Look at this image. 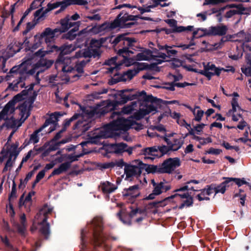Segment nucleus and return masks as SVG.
<instances>
[{"label": "nucleus", "instance_id": "nucleus-1", "mask_svg": "<svg viewBox=\"0 0 251 251\" xmlns=\"http://www.w3.org/2000/svg\"><path fill=\"white\" fill-rule=\"evenodd\" d=\"M130 91V90L128 89L121 91L120 102L125 103L128 100H137L132 101L130 104L125 106L122 108L121 113L129 114L139 108V110L134 113V117H130L125 118L122 117L121 114L119 115L116 112H113L112 117L115 118L117 116V119L102 127L96 129L89 141L80 143L81 147L84 148V146L88 144H99L100 139L113 137L118 135L122 131H127L130 128L136 130L143 128L144 126L140 123L137 122L135 120H139L150 113L152 114L156 113L157 109V104L161 100H157L151 95H147L145 91L136 92L133 94H125Z\"/></svg>", "mask_w": 251, "mask_h": 251}, {"label": "nucleus", "instance_id": "nucleus-2", "mask_svg": "<svg viewBox=\"0 0 251 251\" xmlns=\"http://www.w3.org/2000/svg\"><path fill=\"white\" fill-rule=\"evenodd\" d=\"M31 59H27L20 65L14 66L10 70L7 75V80H11L13 78H16V80H13L12 82L9 84L8 87L9 89L17 91L19 88L24 87L25 84L24 80L28 74L33 75L40 66H46L47 65L46 60L40 59L39 62L35 64L32 69H29Z\"/></svg>", "mask_w": 251, "mask_h": 251}, {"label": "nucleus", "instance_id": "nucleus-3", "mask_svg": "<svg viewBox=\"0 0 251 251\" xmlns=\"http://www.w3.org/2000/svg\"><path fill=\"white\" fill-rule=\"evenodd\" d=\"M50 50H45L40 49L34 54V57H43L46 54L53 51H60V54L58 59L55 62V66L56 68H61L63 72H71L73 68L70 65L71 63V58L67 57H63L64 55L68 54L75 50L76 48L75 45H64L60 48L52 44L48 45Z\"/></svg>", "mask_w": 251, "mask_h": 251}, {"label": "nucleus", "instance_id": "nucleus-4", "mask_svg": "<svg viewBox=\"0 0 251 251\" xmlns=\"http://www.w3.org/2000/svg\"><path fill=\"white\" fill-rule=\"evenodd\" d=\"M133 52L131 50H128L126 48H123L118 50V54L119 57H122V59L119 58L118 62H117L118 57L117 56L112 57L111 58L105 61V65L108 66L107 68V73H112L117 72L121 68V66L128 67L133 65L134 63V60L129 58L131 54Z\"/></svg>", "mask_w": 251, "mask_h": 251}, {"label": "nucleus", "instance_id": "nucleus-5", "mask_svg": "<svg viewBox=\"0 0 251 251\" xmlns=\"http://www.w3.org/2000/svg\"><path fill=\"white\" fill-rule=\"evenodd\" d=\"M52 210L53 208L48 204H45L43 206L35 217L33 226L31 228L32 231L37 228L36 224H37L40 226V231L46 237H47L48 235L50 234L49 224L47 222L48 215L51 213Z\"/></svg>", "mask_w": 251, "mask_h": 251}, {"label": "nucleus", "instance_id": "nucleus-6", "mask_svg": "<svg viewBox=\"0 0 251 251\" xmlns=\"http://www.w3.org/2000/svg\"><path fill=\"white\" fill-rule=\"evenodd\" d=\"M22 99V95L18 94L16 95L12 100L9 101L4 106L0 113V120H7V126L11 128L15 127L17 126L18 121L13 117L15 111V103Z\"/></svg>", "mask_w": 251, "mask_h": 251}, {"label": "nucleus", "instance_id": "nucleus-7", "mask_svg": "<svg viewBox=\"0 0 251 251\" xmlns=\"http://www.w3.org/2000/svg\"><path fill=\"white\" fill-rule=\"evenodd\" d=\"M167 55L165 53L159 51L157 49H155L151 51L149 50L145 49L141 50V52L138 53L135 56V58H132L134 60V63L133 65H136L135 60H152L153 64L155 65L160 64L162 62L165 61Z\"/></svg>", "mask_w": 251, "mask_h": 251}, {"label": "nucleus", "instance_id": "nucleus-8", "mask_svg": "<svg viewBox=\"0 0 251 251\" xmlns=\"http://www.w3.org/2000/svg\"><path fill=\"white\" fill-rule=\"evenodd\" d=\"M18 145L12 144L11 146H5L0 152V162H3L6 158L8 160L6 162L3 172L10 170L18 155L17 151Z\"/></svg>", "mask_w": 251, "mask_h": 251}, {"label": "nucleus", "instance_id": "nucleus-9", "mask_svg": "<svg viewBox=\"0 0 251 251\" xmlns=\"http://www.w3.org/2000/svg\"><path fill=\"white\" fill-rule=\"evenodd\" d=\"M58 29L52 30L51 28L48 27L45 29L44 31L41 34H37L35 35L32 40V44L30 48L31 51H33L38 48H39L42 43V40L43 38H45V41L48 45H52L51 42L53 41L55 35V32ZM50 50V48L48 47L47 50Z\"/></svg>", "mask_w": 251, "mask_h": 251}, {"label": "nucleus", "instance_id": "nucleus-10", "mask_svg": "<svg viewBox=\"0 0 251 251\" xmlns=\"http://www.w3.org/2000/svg\"><path fill=\"white\" fill-rule=\"evenodd\" d=\"M139 18L138 16L129 15L126 12L122 11L112 22H110L112 28L117 27L129 28L134 25L133 22H127L130 21H136Z\"/></svg>", "mask_w": 251, "mask_h": 251}, {"label": "nucleus", "instance_id": "nucleus-11", "mask_svg": "<svg viewBox=\"0 0 251 251\" xmlns=\"http://www.w3.org/2000/svg\"><path fill=\"white\" fill-rule=\"evenodd\" d=\"M102 42L98 40L92 39L90 43V47L80 50L75 52V56L72 58H90L92 56L96 57L99 55V49L100 47Z\"/></svg>", "mask_w": 251, "mask_h": 251}, {"label": "nucleus", "instance_id": "nucleus-12", "mask_svg": "<svg viewBox=\"0 0 251 251\" xmlns=\"http://www.w3.org/2000/svg\"><path fill=\"white\" fill-rule=\"evenodd\" d=\"M146 169V164L139 160L133 161L131 163L126 164L124 168V174L126 179H130L133 177L140 175L144 170Z\"/></svg>", "mask_w": 251, "mask_h": 251}, {"label": "nucleus", "instance_id": "nucleus-13", "mask_svg": "<svg viewBox=\"0 0 251 251\" xmlns=\"http://www.w3.org/2000/svg\"><path fill=\"white\" fill-rule=\"evenodd\" d=\"M22 48V45L21 42L14 41L7 46L6 50H1L0 51V66L4 68L7 60L19 52Z\"/></svg>", "mask_w": 251, "mask_h": 251}, {"label": "nucleus", "instance_id": "nucleus-14", "mask_svg": "<svg viewBox=\"0 0 251 251\" xmlns=\"http://www.w3.org/2000/svg\"><path fill=\"white\" fill-rule=\"evenodd\" d=\"M82 110V112L81 115L79 114V120L75 124V128L79 129L82 132H85L88 130L90 127V123L89 120H84L81 121V119L85 117L87 119L92 117L95 115V112L94 110L90 107H86Z\"/></svg>", "mask_w": 251, "mask_h": 251}, {"label": "nucleus", "instance_id": "nucleus-15", "mask_svg": "<svg viewBox=\"0 0 251 251\" xmlns=\"http://www.w3.org/2000/svg\"><path fill=\"white\" fill-rule=\"evenodd\" d=\"M136 68L133 69L128 70L122 74H116L112 78L114 83H116L120 81H126L131 80L140 71L144 69L146 67L144 63H137Z\"/></svg>", "mask_w": 251, "mask_h": 251}, {"label": "nucleus", "instance_id": "nucleus-16", "mask_svg": "<svg viewBox=\"0 0 251 251\" xmlns=\"http://www.w3.org/2000/svg\"><path fill=\"white\" fill-rule=\"evenodd\" d=\"M188 185H185L175 190L176 194L168 197V199L177 198L178 199H185L183 202L179 206V209H182L185 206H189L193 204V199L189 194Z\"/></svg>", "mask_w": 251, "mask_h": 251}, {"label": "nucleus", "instance_id": "nucleus-17", "mask_svg": "<svg viewBox=\"0 0 251 251\" xmlns=\"http://www.w3.org/2000/svg\"><path fill=\"white\" fill-rule=\"evenodd\" d=\"M89 226L92 228L93 231L94 244L97 246H100L104 240L103 234L100 233L102 226L101 218L100 217H95L91 223L89 225Z\"/></svg>", "mask_w": 251, "mask_h": 251}, {"label": "nucleus", "instance_id": "nucleus-18", "mask_svg": "<svg viewBox=\"0 0 251 251\" xmlns=\"http://www.w3.org/2000/svg\"><path fill=\"white\" fill-rule=\"evenodd\" d=\"M151 182L153 186V190L151 193L144 199L145 200H153L156 196L167 192L171 188L170 184L164 180L156 182L154 179H151Z\"/></svg>", "mask_w": 251, "mask_h": 251}, {"label": "nucleus", "instance_id": "nucleus-19", "mask_svg": "<svg viewBox=\"0 0 251 251\" xmlns=\"http://www.w3.org/2000/svg\"><path fill=\"white\" fill-rule=\"evenodd\" d=\"M180 160L178 157L170 158L165 160L159 169L161 173H172L176 168L180 166Z\"/></svg>", "mask_w": 251, "mask_h": 251}, {"label": "nucleus", "instance_id": "nucleus-20", "mask_svg": "<svg viewBox=\"0 0 251 251\" xmlns=\"http://www.w3.org/2000/svg\"><path fill=\"white\" fill-rule=\"evenodd\" d=\"M203 70L193 69V71L205 76L209 80L214 75H219L221 70H224V69H219L216 68L214 64L211 63L206 64L203 63Z\"/></svg>", "mask_w": 251, "mask_h": 251}, {"label": "nucleus", "instance_id": "nucleus-21", "mask_svg": "<svg viewBox=\"0 0 251 251\" xmlns=\"http://www.w3.org/2000/svg\"><path fill=\"white\" fill-rule=\"evenodd\" d=\"M112 29V28L110 23L105 22L100 25H95L89 30L87 29L82 30L80 32L79 35L86 34L88 32L94 34H100L101 35L103 34L106 32L110 31Z\"/></svg>", "mask_w": 251, "mask_h": 251}, {"label": "nucleus", "instance_id": "nucleus-22", "mask_svg": "<svg viewBox=\"0 0 251 251\" xmlns=\"http://www.w3.org/2000/svg\"><path fill=\"white\" fill-rule=\"evenodd\" d=\"M244 49H247L251 51V39L248 38V39L244 42L243 44ZM247 63L250 65L249 67H242L241 68L242 72L244 74L248 76H251V57L248 55L247 57ZM249 87L251 89V78L249 79Z\"/></svg>", "mask_w": 251, "mask_h": 251}, {"label": "nucleus", "instance_id": "nucleus-23", "mask_svg": "<svg viewBox=\"0 0 251 251\" xmlns=\"http://www.w3.org/2000/svg\"><path fill=\"white\" fill-rule=\"evenodd\" d=\"M121 42L125 46L124 48L129 50V48L133 49V44L136 42V40L134 38L127 37L126 34H123L117 36L113 41L115 45Z\"/></svg>", "mask_w": 251, "mask_h": 251}, {"label": "nucleus", "instance_id": "nucleus-24", "mask_svg": "<svg viewBox=\"0 0 251 251\" xmlns=\"http://www.w3.org/2000/svg\"><path fill=\"white\" fill-rule=\"evenodd\" d=\"M109 148L111 152L117 154L127 152L130 155L132 153V148H127L126 144L123 143L111 144Z\"/></svg>", "mask_w": 251, "mask_h": 251}, {"label": "nucleus", "instance_id": "nucleus-25", "mask_svg": "<svg viewBox=\"0 0 251 251\" xmlns=\"http://www.w3.org/2000/svg\"><path fill=\"white\" fill-rule=\"evenodd\" d=\"M229 8H234L231 9L226 14V17L229 18L236 14H247L249 10L247 8L244 7L242 4L236 5L235 4H229L228 5Z\"/></svg>", "mask_w": 251, "mask_h": 251}, {"label": "nucleus", "instance_id": "nucleus-26", "mask_svg": "<svg viewBox=\"0 0 251 251\" xmlns=\"http://www.w3.org/2000/svg\"><path fill=\"white\" fill-rule=\"evenodd\" d=\"M165 141L169 146L171 151H176L181 148L183 141L180 138L169 136L165 138Z\"/></svg>", "mask_w": 251, "mask_h": 251}, {"label": "nucleus", "instance_id": "nucleus-27", "mask_svg": "<svg viewBox=\"0 0 251 251\" xmlns=\"http://www.w3.org/2000/svg\"><path fill=\"white\" fill-rule=\"evenodd\" d=\"M32 105L30 101H25L19 106L20 121L23 123L29 116V111Z\"/></svg>", "mask_w": 251, "mask_h": 251}, {"label": "nucleus", "instance_id": "nucleus-28", "mask_svg": "<svg viewBox=\"0 0 251 251\" xmlns=\"http://www.w3.org/2000/svg\"><path fill=\"white\" fill-rule=\"evenodd\" d=\"M141 153L145 156V159L152 160L158 156V149L157 146L148 147L142 149Z\"/></svg>", "mask_w": 251, "mask_h": 251}, {"label": "nucleus", "instance_id": "nucleus-29", "mask_svg": "<svg viewBox=\"0 0 251 251\" xmlns=\"http://www.w3.org/2000/svg\"><path fill=\"white\" fill-rule=\"evenodd\" d=\"M123 195L126 197L135 198L140 195L139 187L138 185H135L125 189L123 192Z\"/></svg>", "mask_w": 251, "mask_h": 251}, {"label": "nucleus", "instance_id": "nucleus-30", "mask_svg": "<svg viewBox=\"0 0 251 251\" xmlns=\"http://www.w3.org/2000/svg\"><path fill=\"white\" fill-rule=\"evenodd\" d=\"M60 23L61 25V27L60 28L55 29H58L55 33L57 32H64L77 23L75 22H71L70 21L69 16H67L64 19L61 20Z\"/></svg>", "mask_w": 251, "mask_h": 251}, {"label": "nucleus", "instance_id": "nucleus-31", "mask_svg": "<svg viewBox=\"0 0 251 251\" xmlns=\"http://www.w3.org/2000/svg\"><path fill=\"white\" fill-rule=\"evenodd\" d=\"M67 6H68L67 0H63L61 1H57L53 3H49L46 9L47 11L49 12L54 9L60 7V9L56 12V13H59L64 10Z\"/></svg>", "mask_w": 251, "mask_h": 251}, {"label": "nucleus", "instance_id": "nucleus-32", "mask_svg": "<svg viewBox=\"0 0 251 251\" xmlns=\"http://www.w3.org/2000/svg\"><path fill=\"white\" fill-rule=\"evenodd\" d=\"M99 188L104 194H108L114 192L117 189V186L106 181L101 182Z\"/></svg>", "mask_w": 251, "mask_h": 251}, {"label": "nucleus", "instance_id": "nucleus-33", "mask_svg": "<svg viewBox=\"0 0 251 251\" xmlns=\"http://www.w3.org/2000/svg\"><path fill=\"white\" fill-rule=\"evenodd\" d=\"M227 27L224 25L216 26H212L209 28V33L213 35L222 36L225 35L227 32Z\"/></svg>", "mask_w": 251, "mask_h": 251}, {"label": "nucleus", "instance_id": "nucleus-34", "mask_svg": "<svg viewBox=\"0 0 251 251\" xmlns=\"http://www.w3.org/2000/svg\"><path fill=\"white\" fill-rule=\"evenodd\" d=\"M223 179H225L224 181L214 188H213L214 193H215V194L217 193H221L222 194H224L226 188L230 186L229 181L228 180V177H223Z\"/></svg>", "mask_w": 251, "mask_h": 251}, {"label": "nucleus", "instance_id": "nucleus-35", "mask_svg": "<svg viewBox=\"0 0 251 251\" xmlns=\"http://www.w3.org/2000/svg\"><path fill=\"white\" fill-rule=\"evenodd\" d=\"M19 232L21 234L24 233L27 226L26 217L25 214H22L20 216L19 223L15 224Z\"/></svg>", "mask_w": 251, "mask_h": 251}, {"label": "nucleus", "instance_id": "nucleus-36", "mask_svg": "<svg viewBox=\"0 0 251 251\" xmlns=\"http://www.w3.org/2000/svg\"><path fill=\"white\" fill-rule=\"evenodd\" d=\"M214 193L213 188L209 187L201 190L200 194H198L196 198L199 201L209 200L208 196Z\"/></svg>", "mask_w": 251, "mask_h": 251}, {"label": "nucleus", "instance_id": "nucleus-37", "mask_svg": "<svg viewBox=\"0 0 251 251\" xmlns=\"http://www.w3.org/2000/svg\"><path fill=\"white\" fill-rule=\"evenodd\" d=\"M58 113H54L51 114L50 115L49 118L46 120L44 124L42 126V128H44L46 127H47L48 126H49V125L52 124L53 125V127L51 128V129H50L49 131V132H52V131H53L54 130V125L56 124V123L57 122V121L58 120Z\"/></svg>", "mask_w": 251, "mask_h": 251}, {"label": "nucleus", "instance_id": "nucleus-38", "mask_svg": "<svg viewBox=\"0 0 251 251\" xmlns=\"http://www.w3.org/2000/svg\"><path fill=\"white\" fill-rule=\"evenodd\" d=\"M71 163L69 162H66L62 163L57 168L55 169L51 173V176L58 175L64 172H66L68 169L70 167Z\"/></svg>", "mask_w": 251, "mask_h": 251}, {"label": "nucleus", "instance_id": "nucleus-39", "mask_svg": "<svg viewBox=\"0 0 251 251\" xmlns=\"http://www.w3.org/2000/svg\"><path fill=\"white\" fill-rule=\"evenodd\" d=\"M48 12L46 9L44 10L43 8L37 10L34 13V21L35 24H36L44 20Z\"/></svg>", "mask_w": 251, "mask_h": 251}, {"label": "nucleus", "instance_id": "nucleus-40", "mask_svg": "<svg viewBox=\"0 0 251 251\" xmlns=\"http://www.w3.org/2000/svg\"><path fill=\"white\" fill-rule=\"evenodd\" d=\"M157 47L159 50H166V53H165V54L167 55L166 58H167L168 57L175 56L177 52V51L176 50H172V49L174 47V45L169 46L167 45L162 46L160 44H158Z\"/></svg>", "mask_w": 251, "mask_h": 251}, {"label": "nucleus", "instance_id": "nucleus-41", "mask_svg": "<svg viewBox=\"0 0 251 251\" xmlns=\"http://www.w3.org/2000/svg\"><path fill=\"white\" fill-rule=\"evenodd\" d=\"M35 194L34 192H30L24 199V195H22L20 200V205H25V206H29L31 204V198Z\"/></svg>", "mask_w": 251, "mask_h": 251}, {"label": "nucleus", "instance_id": "nucleus-42", "mask_svg": "<svg viewBox=\"0 0 251 251\" xmlns=\"http://www.w3.org/2000/svg\"><path fill=\"white\" fill-rule=\"evenodd\" d=\"M135 211H132L128 216V219L127 220L125 219V217L126 216V212L124 209H122L119 212L117 213V215L125 224L129 225L131 223V221L130 218H131L133 215L135 213Z\"/></svg>", "mask_w": 251, "mask_h": 251}, {"label": "nucleus", "instance_id": "nucleus-43", "mask_svg": "<svg viewBox=\"0 0 251 251\" xmlns=\"http://www.w3.org/2000/svg\"><path fill=\"white\" fill-rule=\"evenodd\" d=\"M193 111L194 120L197 122H200L203 116L204 111L199 106H195Z\"/></svg>", "mask_w": 251, "mask_h": 251}, {"label": "nucleus", "instance_id": "nucleus-44", "mask_svg": "<svg viewBox=\"0 0 251 251\" xmlns=\"http://www.w3.org/2000/svg\"><path fill=\"white\" fill-rule=\"evenodd\" d=\"M228 180L229 181L230 186H231L233 183H235L238 186H241L243 184H248L249 186L250 184L247 182L244 178H233V177H228Z\"/></svg>", "mask_w": 251, "mask_h": 251}, {"label": "nucleus", "instance_id": "nucleus-45", "mask_svg": "<svg viewBox=\"0 0 251 251\" xmlns=\"http://www.w3.org/2000/svg\"><path fill=\"white\" fill-rule=\"evenodd\" d=\"M89 61L88 60H82L80 62L77 63L75 66V69L73 68V70H72L71 72H66V73H71L72 71H76L78 74H82L83 72V67L86 65V64ZM65 73V72H63Z\"/></svg>", "mask_w": 251, "mask_h": 251}, {"label": "nucleus", "instance_id": "nucleus-46", "mask_svg": "<svg viewBox=\"0 0 251 251\" xmlns=\"http://www.w3.org/2000/svg\"><path fill=\"white\" fill-rule=\"evenodd\" d=\"M62 151H58L55 154L52 156L53 157V160H52L53 162H55V165L57 163H60L63 162L65 158L66 157V154H63L61 153Z\"/></svg>", "mask_w": 251, "mask_h": 251}, {"label": "nucleus", "instance_id": "nucleus-47", "mask_svg": "<svg viewBox=\"0 0 251 251\" xmlns=\"http://www.w3.org/2000/svg\"><path fill=\"white\" fill-rule=\"evenodd\" d=\"M44 128L42 126L39 129L35 130L32 134H31L29 139V142L30 143L36 144L39 142V137L38 133L40 132Z\"/></svg>", "mask_w": 251, "mask_h": 251}, {"label": "nucleus", "instance_id": "nucleus-48", "mask_svg": "<svg viewBox=\"0 0 251 251\" xmlns=\"http://www.w3.org/2000/svg\"><path fill=\"white\" fill-rule=\"evenodd\" d=\"M78 25L76 27L72 29L68 33L65 34V38L70 40H74L77 35V31L78 30Z\"/></svg>", "mask_w": 251, "mask_h": 251}, {"label": "nucleus", "instance_id": "nucleus-49", "mask_svg": "<svg viewBox=\"0 0 251 251\" xmlns=\"http://www.w3.org/2000/svg\"><path fill=\"white\" fill-rule=\"evenodd\" d=\"M40 2V4L43 2L41 0H35L31 4L30 7L28 8L24 13V18H25L27 15L30 12V11L37 8L38 3Z\"/></svg>", "mask_w": 251, "mask_h": 251}, {"label": "nucleus", "instance_id": "nucleus-50", "mask_svg": "<svg viewBox=\"0 0 251 251\" xmlns=\"http://www.w3.org/2000/svg\"><path fill=\"white\" fill-rule=\"evenodd\" d=\"M99 11L98 9H95L91 11L90 13L92 14L93 15H88L86 16V18L88 19L90 21H99L101 19V16L99 14H95L96 12Z\"/></svg>", "mask_w": 251, "mask_h": 251}, {"label": "nucleus", "instance_id": "nucleus-51", "mask_svg": "<svg viewBox=\"0 0 251 251\" xmlns=\"http://www.w3.org/2000/svg\"><path fill=\"white\" fill-rule=\"evenodd\" d=\"M202 44L205 45V48L207 50H212L221 48V43H215L214 44H208L205 41H203Z\"/></svg>", "mask_w": 251, "mask_h": 251}, {"label": "nucleus", "instance_id": "nucleus-52", "mask_svg": "<svg viewBox=\"0 0 251 251\" xmlns=\"http://www.w3.org/2000/svg\"><path fill=\"white\" fill-rule=\"evenodd\" d=\"M169 4L165 2V0H153L152 2L151 3V7H156L158 5H160L161 7H165Z\"/></svg>", "mask_w": 251, "mask_h": 251}, {"label": "nucleus", "instance_id": "nucleus-53", "mask_svg": "<svg viewBox=\"0 0 251 251\" xmlns=\"http://www.w3.org/2000/svg\"><path fill=\"white\" fill-rule=\"evenodd\" d=\"M205 125L204 124H198L195 126L193 128V130L194 131V135L198 134L200 135L201 133L202 132L203 129Z\"/></svg>", "mask_w": 251, "mask_h": 251}, {"label": "nucleus", "instance_id": "nucleus-54", "mask_svg": "<svg viewBox=\"0 0 251 251\" xmlns=\"http://www.w3.org/2000/svg\"><path fill=\"white\" fill-rule=\"evenodd\" d=\"M68 6L72 4L85 5L87 3V0H67Z\"/></svg>", "mask_w": 251, "mask_h": 251}, {"label": "nucleus", "instance_id": "nucleus-55", "mask_svg": "<svg viewBox=\"0 0 251 251\" xmlns=\"http://www.w3.org/2000/svg\"><path fill=\"white\" fill-rule=\"evenodd\" d=\"M79 114H75L72 117H71L70 119L68 120H66V121L64 123V128L63 130L65 131L66 130V128L69 126L71 124V123L73 121L75 120H76L77 119H79L78 118Z\"/></svg>", "mask_w": 251, "mask_h": 251}, {"label": "nucleus", "instance_id": "nucleus-56", "mask_svg": "<svg viewBox=\"0 0 251 251\" xmlns=\"http://www.w3.org/2000/svg\"><path fill=\"white\" fill-rule=\"evenodd\" d=\"M32 44V40L28 39L27 38L25 39L24 42L23 43H21V44L22 45V47H25L26 50H31V48H30V47L31 46Z\"/></svg>", "mask_w": 251, "mask_h": 251}, {"label": "nucleus", "instance_id": "nucleus-57", "mask_svg": "<svg viewBox=\"0 0 251 251\" xmlns=\"http://www.w3.org/2000/svg\"><path fill=\"white\" fill-rule=\"evenodd\" d=\"M194 45H195L194 43L191 41L190 43V44H189L188 45L182 44H176V45H174V47H176V48H180L182 49V50H185L187 49H189L191 46H194Z\"/></svg>", "mask_w": 251, "mask_h": 251}, {"label": "nucleus", "instance_id": "nucleus-58", "mask_svg": "<svg viewBox=\"0 0 251 251\" xmlns=\"http://www.w3.org/2000/svg\"><path fill=\"white\" fill-rule=\"evenodd\" d=\"M193 29V26H187V27L180 26L179 27H177L175 29V31L177 32H181L185 30L191 31Z\"/></svg>", "mask_w": 251, "mask_h": 251}, {"label": "nucleus", "instance_id": "nucleus-59", "mask_svg": "<svg viewBox=\"0 0 251 251\" xmlns=\"http://www.w3.org/2000/svg\"><path fill=\"white\" fill-rule=\"evenodd\" d=\"M45 170H43L39 172L36 177L35 180L34 181V184H36L38 183L41 179H42L45 175Z\"/></svg>", "mask_w": 251, "mask_h": 251}, {"label": "nucleus", "instance_id": "nucleus-60", "mask_svg": "<svg viewBox=\"0 0 251 251\" xmlns=\"http://www.w3.org/2000/svg\"><path fill=\"white\" fill-rule=\"evenodd\" d=\"M157 147L158 149V151H160L162 154L167 153L170 151H171L169 146H162Z\"/></svg>", "mask_w": 251, "mask_h": 251}, {"label": "nucleus", "instance_id": "nucleus-61", "mask_svg": "<svg viewBox=\"0 0 251 251\" xmlns=\"http://www.w3.org/2000/svg\"><path fill=\"white\" fill-rule=\"evenodd\" d=\"M231 105L232 106V110L236 111L239 109V106L238 103V99L233 98L231 101Z\"/></svg>", "mask_w": 251, "mask_h": 251}, {"label": "nucleus", "instance_id": "nucleus-62", "mask_svg": "<svg viewBox=\"0 0 251 251\" xmlns=\"http://www.w3.org/2000/svg\"><path fill=\"white\" fill-rule=\"evenodd\" d=\"M222 152V151L219 149H214L213 148H210L207 152L208 154H214V155H218L220 154Z\"/></svg>", "mask_w": 251, "mask_h": 251}, {"label": "nucleus", "instance_id": "nucleus-63", "mask_svg": "<svg viewBox=\"0 0 251 251\" xmlns=\"http://www.w3.org/2000/svg\"><path fill=\"white\" fill-rule=\"evenodd\" d=\"M86 153H87V152L85 151V152H84V153H81V154H80L79 155H69L67 157V158L71 160V162H73V161L77 160V159L79 157L82 156L83 155H84V154H86Z\"/></svg>", "mask_w": 251, "mask_h": 251}, {"label": "nucleus", "instance_id": "nucleus-64", "mask_svg": "<svg viewBox=\"0 0 251 251\" xmlns=\"http://www.w3.org/2000/svg\"><path fill=\"white\" fill-rule=\"evenodd\" d=\"M170 116L174 119L176 120V121L182 116L180 113L174 111L170 112Z\"/></svg>", "mask_w": 251, "mask_h": 251}]
</instances>
